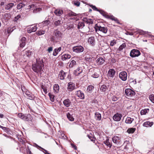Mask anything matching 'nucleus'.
<instances>
[{"label": "nucleus", "instance_id": "nucleus-10", "mask_svg": "<svg viewBox=\"0 0 154 154\" xmlns=\"http://www.w3.org/2000/svg\"><path fill=\"white\" fill-rule=\"evenodd\" d=\"M76 87L75 84L72 82H69L68 84L67 89L68 91H72L73 90L75 89Z\"/></svg>", "mask_w": 154, "mask_h": 154}, {"label": "nucleus", "instance_id": "nucleus-20", "mask_svg": "<svg viewBox=\"0 0 154 154\" xmlns=\"http://www.w3.org/2000/svg\"><path fill=\"white\" fill-rule=\"evenodd\" d=\"M71 103L70 100L68 99L65 100L63 101L64 105L66 107H69L70 106Z\"/></svg>", "mask_w": 154, "mask_h": 154}, {"label": "nucleus", "instance_id": "nucleus-43", "mask_svg": "<svg viewBox=\"0 0 154 154\" xmlns=\"http://www.w3.org/2000/svg\"><path fill=\"white\" fill-rule=\"evenodd\" d=\"M94 88V86L92 85H90L88 86L87 91L91 93L92 92L93 89Z\"/></svg>", "mask_w": 154, "mask_h": 154}, {"label": "nucleus", "instance_id": "nucleus-5", "mask_svg": "<svg viewBox=\"0 0 154 154\" xmlns=\"http://www.w3.org/2000/svg\"><path fill=\"white\" fill-rule=\"evenodd\" d=\"M95 29L96 32L100 31L104 33H106L107 32V28L105 27H101L100 26H98L97 24L95 25Z\"/></svg>", "mask_w": 154, "mask_h": 154}, {"label": "nucleus", "instance_id": "nucleus-7", "mask_svg": "<svg viewBox=\"0 0 154 154\" xmlns=\"http://www.w3.org/2000/svg\"><path fill=\"white\" fill-rule=\"evenodd\" d=\"M72 49L73 52L78 53L83 52L84 51V48L80 45L74 47Z\"/></svg>", "mask_w": 154, "mask_h": 154}, {"label": "nucleus", "instance_id": "nucleus-37", "mask_svg": "<svg viewBox=\"0 0 154 154\" xmlns=\"http://www.w3.org/2000/svg\"><path fill=\"white\" fill-rule=\"evenodd\" d=\"M149 111V109H142L140 111V114L141 115H145Z\"/></svg>", "mask_w": 154, "mask_h": 154}, {"label": "nucleus", "instance_id": "nucleus-62", "mask_svg": "<svg viewBox=\"0 0 154 154\" xmlns=\"http://www.w3.org/2000/svg\"><path fill=\"white\" fill-rule=\"evenodd\" d=\"M66 136H65V135L63 133L61 134V137L62 138L65 139H66Z\"/></svg>", "mask_w": 154, "mask_h": 154}, {"label": "nucleus", "instance_id": "nucleus-59", "mask_svg": "<svg viewBox=\"0 0 154 154\" xmlns=\"http://www.w3.org/2000/svg\"><path fill=\"white\" fill-rule=\"evenodd\" d=\"M53 50V47H50L48 48L47 51H48L49 53H50Z\"/></svg>", "mask_w": 154, "mask_h": 154}, {"label": "nucleus", "instance_id": "nucleus-27", "mask_svg": "<svg viewBox=\"0 0 154 154\" xmlns=\"http://www.w3.org/2000/svg\"><path fill=\"white\" fill-rule=\"evenodd\" d=\"M26 95L28 97V98L31 100H33L35 98L34 95L29 92L26 93Z\"/></svg>", "mask_w": 154, "mask_h": 154}, {"label": "nucleus", "instance_id": "nucleus-8", "mask_svg": "<svg viewBox=\"0 0 154 154\" xmlns=\"http://www.w3.org/2000/svg\"><path fill=\"white\" fill-rule=\"evenodd\" d=\"M62 33L59 31L56 30L54 32V38L60 39L62 37Z\"/></svg>", "mask_w": 154, "mask_h": 154}, {"label": "nucleus", "instance_id": "nucleus-53", "mask_svg": "<svg viewBox=\"0 0 154 154\" xmlns=\"http://www.w3.org/2000/svg\"><path fill=\"white\" fill-rule=\"evenodd\" d=\"M50 21L48 20H47L43 22V24H45V25H46L49 24Z\"/></svg>", "mask_w": 154, "mask_h": 154}, {"label": "nucleus", "instance_id": "nucleus-35", "mask_svg": "<svg viewBox=\"0 0 154 154\" xmlns=\"http://www.w3.org/2000/svg\"><path fill=\"white\" fill-rule=\"evenodd\" d=\"M95 118L96 119L98 120H100L101 119V115L99 113L96 112L95 114Z\"/></svg>", "mask_w": 154, "mask_h": 154}, {"label": "nucleus", "instance_id": "nucleus-25", "mask_svg": "<svg viewBox=\"0 0 154 154\" xmlns=\"http://www.w3.org/2000/svg\"><path fill=\"white\" fill-rule=\"evenodd\" d=\"M88 42L91 44L92 45H94L95 44V41L94 38L93 37H91L88 39Z\"/></svg>", "mask_w": 154, "mask_h": 154}, {"label": "nucleus", "instance_id": "nucleus-58", "mask_svg": "<svg viewBox=\"0 0 154 154\" xmlns=\"http://www.w3.org/2000/svg\"><path fill=\"white\" fill-rule=\"evenodd\" d=\"M42 88L43 89L44 91L45 92V94H46L47 93V91L46 88H45L44 86L42 87Z\"/></svg>", "mask_w": 154, "mask_h": 154}, {"label": "nucleus", "instance_id": "nucleus-56", "mask_svg": "<svg viewBox=\"0 0 154 154\" xmlns=\"http://www.w3.org/2000/svg\"><path fill=\"white\" fill-rule=\"evenodd\" d=\"M109 18L111 20H114L115 21H117V19L114 17L113 16H110Z\"/></svg>", "mask_w": 154, "mask_h": 154}, {"label": "nucleus", "instance_id": "nucleus-34", "mask_svg": "<svg viewBox=\"0 0 154 154\" xmlns=\"http://www.w3.org/2000/svg\"><path fill=\"white\" fill-rule=\"evenodd\" d=\"M134 119L129 117H127L125 120V122L126 124H130L133 121Z\"/></svg>", "mask_w": 154, "mask_h": 154}, {"label": "nucleus", "instance_id": "nucleus-41", "mask_svg": "<svg viewBox=\"0 0 154 154\" xmlns=\"http://www.w3.org/2000/svg\"><path fill=\"white\" fill-rule=\"evenodd\" d=\"M67 117L69 120L71 121H73L74 120V118L68 112L66 114Z\"/></svg>", "mask_w": 154, "mask_h": 154}, {"label": "nucleus", "instance_id": "nucleus-19", "mask_svg": "<svg viewBox=\"0 0 154 154\" xmlns=\"http://www.w3.org/2000/svg\"><path fill=\"white\" fill-rule=\"evenodd\" d=\"M84 22H85L89 24H92L93 23V20L90 19H88L87 18H84L83 19Z\"/></svg>", "mask_w": 154, "mask_h": 154}, {"label": "nucleus", "instance_id": "nucleus-57", "mask_svg": "<svg viewBox=\"0 0 154 154\" xmlns=\"http://www.w3.org/2000/svg\"><path fill=\"white\" fill-rule=\"evenodd\" d=\"M88 137L92 141L94 142L95 141V138L94 137L89 135H88Z\"/></svg>", "mask_w": 154, "mask_h": 154}, {"label": "nucleus", "instance_id": "nucleus-60", "mask_svg": "<svg viewBox=\"0 0 154 154\" xmlns=\"http://www.w3.org/2000/svg\"><path fill=\"white\" fill-rule=\"evenodd\" d=\"M91 7L94 10H95L96 11H98V10L97 9V8L95 6L92 5Z\"/></svg>", "mask_w": 154, "mask_h": 154}, {"label": "nucleus", "instance_id": "nucleus-46", "mask_svg": "<svg viewBox=\"0 0 154 154\" xmlns=\"http://www.w3.org/2000/svg\"><path fill=\"white\" fill-rule=\"evenodd\" d=\"M135 128H130L127 130V132L129 134L133 133L135 131Z\"/></svg>", "mask_w": 154, "mask_h": 154}, {"label": "nucleus", "instance_id": "nucleus-38", "mask_svg": "<svg viewBox=\"0 0 154 154\" xmlns=\"http://www.w3.org/2000/svg\"><path fill=\"white\" fill-rule=\"evenodd\" d=\"M63 23V21L61 20H58L54 22V25L55 26H57L62 24Z\"/></svg>", "mask_w": 154, "mask_h": 154}, {"label": "nucleus", "instance_id": "nucleus-49", "mask_svg": "<svg viewBox=\"0 0 154 154\" xmlns=\"http://www.w3.org/2000/svg\"><path fill=\"white\" fill-rule=\"evenodd\" d=\"M15 29V28L14 27L11 28V27H9L8 28L7 30V32L8 33H9L12 32L14 29Z\"/></svg>", "mask_w": 154, "mask_h": 154}, {"label": "nucleus", "instance_id": "nucleus-44", "mask_svg": "<svg viewBox=\"0 0 154 154\" xmlns=\"http://www.w3.org/2000/svg\"><path fill=\"white\" fill-rule=\"evenodd\" d=\"M45 30H38L36 32V34L38 35H40L44 34L45 33Z\"/></svg>", "mask_w": 154, "mask_h": 154}, {"label": "nucleus", "instance_id": "nucleus-12", "mask_svg": "<svg viewBox=\"0 0 154 154\" xmlns=\"http://www.w3.org/2000/svg\"><path fill=\"white\" fill-rule=\"evenodd\" d=\"M37 29L36 25H32L28 28L27 32L29 33H30L32 32H35L36 31Z\"/></svg>", "mask_w": 154, "mask_h": 154}, {"label": "nucleus", "instance_id": "nucleus-36", "mask_svg": "<svg viewBox=\"0 0 154 154\" xmlns=\"http://www.w3.org/2000/svg\"><path fill=\"white\" fill-rule=\"evenodd\" d=\"M126 47V44L125 43H123L122 45H121L119 48H118V50L119 51H122L123 49L125 48Z\"/></svg>", "mask_w": 154, "mask_h": 154}, {"label": "nucleus", "instance_id": "nucleus-14", "mask_svg": "<svg viewBox=\"0 0 154 154\" xmlns=\"http://www.w3.org/2000/svg\"><path fill=\"white\" fill-rule=\"evenodd\" d=\"M75 94L78 97L81 99H83L85 98L84 93L80 90L76 91Z\"/></svg>", "mask_w": 154, "mask_h": 154}, {"label": "nucleus", "instance_id": "nucleus-51", "mask_svg": "<svg viewBox=\"0 0 154 154\" xmlns=\"http://www.w3.org/2000/svg\"><path fill=\"white\" fill-rule=\"evenodd\" d=\"M31 52L30 51H26V54L28 57H30L31 56Z\"/></svg>", "mask_w": 154, "mask_h": 154}, {"label": "nucleus", "instance_id": "nucleus-61", "mask_svg": "<svg viewBox=\"0 0 154 154\" xmlns=\"http://www.w3.org/2000/svg\"><path fill=\"white\" fill-rule=\"evenodd\" d=\"M112 101H116L117 100V98L116 97L113 96L112 97Z\"/></svg>", "mask_w": 154, "mask_h": 154}, {"label": "nucleus", "instance_id": "nucleus-54", "mask_svg": "<svg viewBox=\"0 0 154 154\" xmlns=\"http://www.w3.org/2000/svg\"><path fill=\"white\" fill-rule=\"evenodd\" d=\"M21 17V16L20 15H18L17 16L15 17L14 19V21H17V20L20 17Z\"/></svg>", "mask_w": 154, "mask_h": 154}, {"label": "nucleus", "instance_id": "nucleus-42", "mask_svg": "<svg viewBox=\"0 0 154 154\" xmlns=\"http://www.w3.org/2000/svg\"><path fill=\"white\" fill-rule=\"evenodd\" d=\"M107 89V86L105 85L101 86L100 88V90L102 92H105Z\"/></svg>", "mask_w": 154, "mask_h": 154}, {"label": "nucleus", "instance_id": "nucleus-22", "mask_svg": "<svg viewBox=\"0 0 154 154\" xmlns=\"http://www.w3.org/2000/svg\"><path fill=\"white\" fill-rule=\"evenodd\" d=\"M54 12L56 15L60 16L63 14V12L62 10L57 9L55 10Z\"/></svg>", "mask_w": 154, "mask_h": 154}, {"label": "nucleus", "instance_id": "nucleus-6", "mask_svg": "<svg viewBox=\"0 0 154 154\" xmlns=\"http://www.w3.org/2000/svg\"><path fill=\"white\" fill-rule=\"evenodd\" d=\"M140 54V51L138 50L135 49L132 50L130 53V56L132 57H138Z\"/></svg>", "mask_w": 154, "mask_h": 154}, {"label": "nucleus", "instance_id": "nucleus-18", "mask_svg": "<svg viewBox=\"0 0 154 154\" xmlns=\"http://www.w3.org/2000/svg\"><path fill=\"white\" fill-rule=\"evenodd\" d=\"M82 71V70L81 67H78L77 69L75 70L74 72V74L75 75H78L81 73Z\"/></svg>", "mask_w": 154, "mask_h": 154}, {"label": "nucleus", "instance_id": "nucleus-17", "mask_svg": "<svg viewBox=\"0 0 154 154\" xmlns=\"http://www.w3.org/2000/svg\"><path fill=\"white\" fill-rule=\"evenodd\" d=\"M66 73L62 70L60 72L58 75V78L60 79L63 80L64 79L65 77L66 76Z\"/></svg>", "mask_w": 154, "mask_h": 154}, {"label": "nucleus", "instance_id": "nucleus-2", "mask_svg": "<svg viewBox=\"0 0 154 154\" xmlns=\"http://www.w3.org/2000/svg\"><path fill=\"white\" fill-rule=\"evenodd\" d=\"M44 66V64L43 59H38L36 60V63L32 65V69L34 72L38 73L42 71V68Z\"/></svg>", "mask_w": 154, "mask_h": 154}, {"label": "nucleus", "instance_id": "nucleus-29", "mask_svg": "<svg viewBox=\"0 0 154 154\" xmlns=\"http://www.w3.org/2000/svg\"><path fill=\"white\" fill-rule=\"evenodd\" d=\"M14 4V3H10L5 6V10H8L13 7Z\"/></svg>", "mask_w": 154, "mask_h": 154}, {"label": "nucleus", "instance_id": "nucleus-28", "mask_svg": "<svg viewBox=\"0 0 154 154\" xmlns=\"http://www.w3.org/2000/svg\"><path fill=\"white\" fill-rule=\"evenodd\" d=\"M153 124L152 122H150L149 121H147L144 122L143 124V126L146 127H151Z\"/></svg>", "mask_w": 154, "mask_h": 154}, {"label": "nucleus", "instance_id": "nucleus-48", "mask_svg": "<svg viewBox=\"0 0 154 154\" xmlns=\"http://www.w3.org/2000/svg\"><path fill=\"white\" fill-rule=\"evenodd\" d=\"M149 98L150 101L154 103V95L151 94L149 96Z\"/></svg>", "mask_w": 154, "mask_h": 154}, {"label": "nucleus", "instance_id": "nucleus-33", "mask_svg": "<svg viewBox=\"0 0 154 154\" xmlns=\"http://www.w3.org/2000/svg\"><path fill=\"white\" fill-rule=\"evenodd\" d=\"M85 26L84 23L82 22H79L77 25V28L78 29H82Z\"/></svg>", "mask_w": 154, "mask_h": 154}, {"label": "nucleus", "instance_id": "nucleus-26", "mask_svg": "<svg viewBox=\"0 0 154 154\" xmlns=\"http://www.w3.org/2000/svg\"><path fill=\"white\" fill-rule=\"evenodd\" d=\"M96 62L97 64L102 65L104 62L105 60L103 58L100 57L97 60Z\"/></svg>", "mask_w": 154, "mask_h": 154}, {"label": "nucleus", "instance_id": "nucleus-16", "mask_svg": "<svg viewBox=\"0 0 154 154\" xmlns=\"http://www.w3.org/2000/svg\"><path fill=\"white\" fill-rule=\"evenodd\" d=\"M122 116L120 114L117 113L113 116V119L116 121H119L121 120Z\"/></svg>", "mask_w": 154, "mask_h": 154}, {"label": "nucleus", "instance_id": "nucleus-55", "mask_svg": "<svg viewBox=\"0 0 154 154\" xmlns=\"http://www.w3.org/2000/svg\"><path fill=\"white\" fill-rule=\"evenodd\" d=\"M109 18L111 20H114L115 21H117V19L114 17L113 16H110Z\"/></svg>", "mask_w": 154, "mask_h": 154}, {"label": "nucleus", "instance_id": "nucleus-39", "mask_svg": "<svg viewBox=\"0 0 154 154\" xmlns=\"http://www.w3.org/2000/svg\"><path fill=\"white\" fill-rule=\"evenodd\" d=\"M48 95L50 97V100L52 102H54L55 100V96L51 93H48Z\"/></svg>", "mask_w": 154, "mask_h": 154}, {"label": "nucleus", "instance_id": "nucleus-45", "mask_svg": "<svg viewBox=\"0 0 154 154\" xmlns=\"http://www.w3.org/2000/svg\"><path fill=\"white\" fill-rule=\"evenodd\" d=\"M117 40L115 39H113L110 42V44L109 45L110 46H114L117 43Z\"/></svg>", "mask_w": 154, "mask_h": 154}, {"label": "nucleus", "instance_id": "nucleus-32", "mask_svg": "<svg viewBox=\"0 0 154 154\" xmlns=\"http://www.w3.org/2000/svg\"><path fill=\"white\" fill-rule=\"evenodd\" d=\"M140 34H145L146 35L147 34V35H146V36H147L149 38H152V37H154V36L153 35H152L150 34H148V32L146 31H144L143 30H141L140 32Z\"/></svg>", "mask_w": 154, "mask_h": 154}, {"label": "nucleus", "instance_id": "nucleus-52", "mask_svg": "<svg viewBox=\"0 0 154 154\" xmlns=\"http://www.w3.org/2000/svg\"><path fill=\"white\" fill-rule=\"evenodd\" d=\"M36 146H38V147H39V148H40L41 149H42L43 150L45 151V152H44V153H45V154H50V153H49L48 152L47 150H45V149H44L43 148H42V147H40V146H38V145L37 144H36Z\"/></svg>", "mask_w": 154, "mask_h": 154}, {"label": "nucleus", "instance_id": "nucleus-13", "mask_svg": "<svg viewBox=\"0 0 154 154\" xmlns=\"http://www.w3.org/2000/svg\"><path fill=\"white\" fill-rule=\"evenodd\" d=\"M116 74L115 70L113 69H110L108 72L107 76L109 77L113 78Z\"/></svg>", "mask_w": 154, "mask_h": 154}, {"label": "nucleus", "instance_id": "nucleus-64", "mask_svg": "<svg viewBox=\"0 0 154 154\" xmlns=\"http://www.w3.org/2000/svg\"><path fill=\"white\" fill-rule=\"evenodd\" d=\"M27 154H32L29 149L27 150Z\"/></svg>", "mask_w": 154, "mask_h": 154}, {"label": "nucleus", "instance_id": "nucleus-4", "mask_svg": "<svg viewBox=\"0 0 154 154\" xmlns=\"http://www.w3.org/2000/svg\"><path fill=\"white\" fill-rule=\"evenodd\" d=\"M125 93L128 97L131 99V97L134 96L135 92L130 88H127L125 90Z\"/></svg>", "mask_w": 154, "mask_h": 154}, {"label": "nucleus", "instance_id": "nucleus-23", "mask_svg": "<svg viewBox=\"0 0 154 154\" xmlns=\"http://www.w3.org/2000/svg\"><path fill=\"white\" fill-rule=\"evenodd\" d=\"M71 57V55L68 54H66L62 55L61 59L62 60H65L66 59H69Z\"/></svg>", "mask_w": 154, "mask_h": 154}, {"label": "nucleus", "instance_id": "nucleus-30", "mask_svg": "<svg viewBox=\"0 0 154 154\" xmlns=\"http://www.w3.org/2000/svg\"><path fill=\"white\" fill-rule=\"evenodd\" d=\"M73 59L74 58H72L71 60L70 63L69 65V67L72 68L76 64L75 61L74 59Z\"/></svg>", "mask_w": 154, "mask_h": 154}, {"label": "nucleus", "instance_id": "nucleus-63", "mask_svg": "<svg viewBox=\"0 0 154 154\" xmlns=\"http://www.w3.org/2000/svg\"><path fill=\"white\" fill-rule=\"evenodd\" d=\"M74 4L75 5H76V6H79L80 5V3L79 2H75L74 3Z\"/></svg>", "mask_w": 154, "mask_h": 154}, {"label": "nucleus", "instance_id": "nucleus-11", "mask_svg": "<svg viewBox=\"0 0 154 154\" xmlns=\"http://www.w3.org/2000/svg\"><path fill=\"white\" fill-rule=\"evenodd\" d=\"M113 143L117 145H118L121 142V137L118 136H114L112 139Z\"/></svg>", "mask_w": 154, "mask_h": 154}, {"label": "nucleus", "instance_id": "nucleus-24", "mask_svg": "<svg viewBox=\"0 0 154 154\" xmlns=\"http://www.w3.org/2000/svg\"><path fill=\"white\" fill-rule=\"evenodd\" d=\"M61 47H60L57 48H55L53 52V55L54 56H56L57 55L59 52H60L61 50Z\"/></svg>", "mask_w": 154, "mask_h": 154}, {"label": "nucleus", "instance_id": "nucleus-50", "mask_svg": "<svg viewBox=\"0 0 154 154\" xmlns=\"http://www.w3.org/2000/svg\"><path fill=\"white\" fill-rule=\"evenodd\" d=\"M91 76L94 78H97L99 76V75L96 72H94V73L91 75Z\"/></svg>", "mask_w": 154, "mask_h": 154}, {"label": "nucleus", "instance_id": "nucleus-47", "mask_svg": "<svg viewBox=\"0 0 154 154\" xmlns=\"http://www.w3.org/2000/svg\"><path fill=\"white\" fill-rule=\"evenodd\" d=\"M4 17L5 20H8L11 17V15L9 13H5L4 14Z\"/></svg>", "mask_w": 154, "mask_h": 154}, {"label": "nucleus", "instance_id": "nucleus-1", "mask_svg": "<svg viewBox=\"0 0 154 154\" xmlns=\"http://www.w3.org/2000/svg\"><path fill=\"white\" fill-rule=\"evenodd\" d=\"M27 5L26 4H25L24 2H20L17 5V8L18 9H20L22 8L23 7L25 6L26 5ZM32 8L34 9L33 11V12L34 13H37L42 10V9L41 8H36V7L35 6V5L34 4H30L28 6H26V9H29Z\"/></svg>", "mask_w": 154, "mask_h": 154}, {"label": "nucleus", "instance_id": "nucleus-21", "mask_svg": "<svg viewBox=\"0 0 154 154\" xmlns=\"http://www.w3.org/2000/svg\"><path fill=\"white\" fill-rule=\"evenodd\" d=\"M26 40V38L24 37H22L20 42V46L21 47H23L26 44L25 41Z\"/></svg>", "mask_w": 154, "mask_h": 154}, {"label": "nucleus", "instance_id": "nucleus-31", "mask_svg": "<svg viewBox=\"0 0 154 154\" xmlns=\"http://www.w3.org/2000/svg\"><path fill=\"white\" fill-rule=\"evenodd\" d=\"M60 87L57 84H55L54 86V92L57 93H58Z\"/></svg>", "mask_w": 154, "mask_h": 154}, {"label": "nucleus", "instance_id": "nucleus-40", "mask_svg": "<svg viewBox=\"0 0 154 154\" xmlns=\"http://www.w3.org/2000/svg\"><path fill=\"white\" fill-rule=\"evenodd\" d=\"M104 143L110 148L112 146V143L109 141V139H107L106 140L104 141Z\"/></svg>", "mask_w": 154, "mask_h": 154}, {"label": "nucleus", "instance_id": "nucleus-9", "mask_svg": "<svg viewBox=\"0 0 154 154\" xmlns=\"http://www.w3.org/2000/svg\"><path fill=\"white\" fill-rule=\"evenodd\" d=\"M119 78L122 81H125L127 79V74L125 71H122L119 74Z\"/></svg>", "mask_w": 154, "mask_h": 154}, {"label": "nucleus", "instance_id": "nucleus-15", "mask_svg": "<svg viewBox=\"0 0 154 154\" xmlns=\"http://www.w3.org/2000/svg\"><path fill=\"white\" fill-rule=\"evenodd\" d=\"M66 15L67 17H73V18L71 17L70 18V20L75 19L77 18L76 17H75L76 16L77 14L76 13L72 12V11H70L68 12Z\"/></svg>", "mask_w": 154, "mask_h": 154}, {"label": "nucleus", "instance_id": "nucleus-3", "mask_svg": "<svg viewBox=\"0 0 154 154\" xmlns=\"http://www.w3.org/2000/svg\"><path fill=\"white\" fill-rule=\"evenodd\" d=\"M18 117L21 119L25 121H31L32 119V118L30 114L24 115L22 113H19L18 114Z\"/></svg>", "mask_w": 154, "mask_h": 154}]
</instances>
